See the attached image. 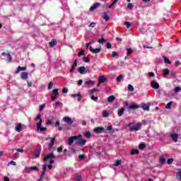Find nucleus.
Masks as SVG:
<instances>
[{
	"label": "nucleus",
	"mask_w": 181,
	"mask_h": 181,
	"mask_svg": "<svg viewBox=\"0 0 181 181\" xmlns=\"http://www.w3.org/2000/svg\"><path fill=\"white\" fill-rule=\"evenodd\" d=\"M130 132H136L142 129V123L133 121L127 125Z\"/></svg>",
	"instance_id": "obj_1"
},
{
	"label": "nucleus",
	"mask_w": 181,
	"mask_h": 181,
	"mask_svg": "<svg viewBox=\"0 0 181 181\" xmlns=\"http://www.w3.org/2000/svg\"><path fill=\"white\" fill-rule=\"evenodd\" d=\"M112 132V126L110 125L107 127L105 128L103 127H98L93 129V132L96 134H110Z\"/></svg>",
	"instance_id": "obj_2"
},
{
	"label": "nucleus",
	"mask_w": 181,
	"mask_h": 181,
	"mask_svg": "<svg viewBox=\"0 0 181 181\" xmlns=\"http://www.w3.org/2000/svg\"><path fill=\"white\" fill-rule=\"evenodd\" d=\"M82 137H83V135H81V134H78V136H70L68 139L67 144L69 146H71V145H73V144L74 143V141H77V139H80V138H82Z\"/></svg>",
	"instance_id": "obj_3"
},
{
	"label": "nucleus",
	"mask_w": 181,
	"mask_h": 181,
	"mask_svg": "<svg viewBox=\"0 0 181 181\" xmlns=\"http://www.w3.org/2000/svg\"><path fill=\"white\" fill-rule=\"evenodd\" d=\"M54 158H56V156L53 153H51L44 158V161L46 162V160H49V163L52 165L54 163V160H53Z\"/></svg>",
	"instance_id": "obj_4"
},
{
	"label": "nucleus",
	"mask_w": 181,
	"mask_h": 181,
	"mask_svg": "<svg viewBox=\"0 0 181 181\" xmlns=\"http://www.w3.org/2000/svg\"><path fill=\"white\" fill-rule=\"evenodd\" d=\"M37 131H40V132H45V131H47V128L42 127V120L37 123Z\"/></svg>",
	"instance_id": "obj_5"
},
{
	"label": "nucleus",
	"mask_w": 181,
	"mask_h": 181,
	"mask_svg": "<svg viewBox=\"0 0 181 181\" xmlns=\"http://www.w3.org/2000/svg\"><path fill=\"white\" fill-rule=\"evenodd\" d=\"M87 143V141L84 139H77L75 142V145H77L78 146H83L85 144Z\"/></svg>",
	"instance_id": "obj_6"
},
{
	"label": "nucleus",
	"mask_w": 181,
	"mask_h": 181,
	"mask_svg": "<svg viewBox=\"0 0 181 181\" xmlns=\"http://www.w3.org/2000/svg\"><path fill=\"white\" fill-rule=\"evenodd\" d=\"M59 95V89H54L52 90V101H55L56 98Z\"/></svg>",
	"instance_id": "obj_7"
},
{
	"label": "nucleus",
	"mask_w": 181,
	"mask_h": 181,
	"mask_svg": "<svg viewBox=\"0 0 181 181\" xmlns=\"http://www.w3.org/2000/svg\"><path fill=\"white\" fill-rule=\"evenodd\" d=\"M63 121L66 122V124H69V125H71L74 122L73 119L69 117H64Z\"/></svg>",
	"instance_id": "obj_8"
},
{
	"label": "nucleus",
	"mask_w": 181,
	"mask_h": 181,
	"mask_svg": "<svg viewBox=\"0 0 181 181\" xmlns=\"http://www.w3.org/2000/svg\"><path fill=\"white\" fill-rule=\"evenodd\" d=\"M170 136L172 139V140L173 141V142H175V144H176V142H177V139H179V134H170Z\"/></svg>",
	"instance_id": "obj_9"
},
{
	"label": "nucleus",
	"mask_w": 181,
	"mask_h": 181,
	"mask_svg": "<svg viewBox=\"0 0 181 181\" xmlns=\"http://www.w3.org/2000/svg\"><path fill=\"white\" fill-rule=\"evenodd\" d=\"M99 6H101V4L100 3H95L93 4V5L89 8V11H90V12H93V11H95L96 8H98Z\"/></svg>",
	"instance_id": "obj_10"
},
{
	"label": "nucleus",
	"mask_w": 181,
	"mask_h": 181,
	"mask_svg": "<svg viewBox=\"0 0 181 181\" xmlns=\"http://www.w3.org/2000/svg\"><path fill=\"white\" fill-rule=\"evenodd\" d=\"M127 108L128 110H138V108H139V105L133 103Z\"/></svg>",
	"instance_id": "obj_11"
},
{
	"label": "nucleus",
	"mask_w": 181,
	"mask_h": 181,
	"mask_svg": "<svg viewBox=\"0 0 181 181\" xmlns=\"http://www.w3.org/2000/svg\"><path fill=\"white\" fill-rule=\"evenodd\" d=\"M151 86L152 87V88H154L155 90H158V88H159V83H158V82L153 81L151 83Z\"/></svg>",
	"instance_id": "obj_12"
},
{
	"label": "nucleus",
	"mask_w": 181,
	"mask_h": 181,
	"mask_svg": "<svg viewBox=\"0 0 181 181\" xmlns=\"http://www.w3.org/2000/svg\"><path fill=\"white\" fill-rule=\"evenodd\" d=\"M28 77H29V74H28V72L24 71L21 74L22 80H28Z\"/></svg>",
	"instance_id": "obj_13"
},
{
	"label": "nucleus",
	"mask_w": 181,
	"mask_h": 181,
	"mask_svg": "<svg viewBox=\"0 0 181 181\" xmlns=\"http://www.w3.org/2000/svg\"><path fill=\"white\" fill-rule=\"evenodd\" d=\"M89 50L92 52V53H100L101 52V48L94 49L91 46L89 47Z\"/></svg>",
	"instance_id": "obj_14"
},
{
	"label": "nucleus",
	"mask_w": 181,
	"mask_h": 181,
	"mask_svg": "<svg viewBox=\"0 0 181 181\" xmlns=\"http://www.w3.org/2000/svg\"><path fill=\"white\" fill-rule=\"evenodd\" d=\"M78 73H80V74H86V67L80 66L78 69Z\"/></svg>",
	"instance_id": "obj_15"
},
{
	"label": "nucleus",
	"mask_w": 181,
	"mask_h": 181,
	"mask_svg": "<svg viewBox=\"0 0 181 181\" xmlns=\"http://www.w3.org/2000/svg\"><path fill=\"white\" fill-rule=\"evenodd\" d=\"M71 97H74V98L77 97V101H78V102L81 101V93L71 94Z\"/></svg>",
	"instance_id": "obj_16"
},
{
	"label": "nucleus",
	"mask_w": 181,
	"mask_h": 181,
	"mask_svg": "<svg viewBox=\"0 0 181 181\" xmlns=\"http://www.w3.org/2000/svg\"><path fill=\"white\" fill-rule=\"evenodd\" d=\"M141 107L144 110V111H149V105L145 103H141Z\"/></svg>",
	"instance_id": "obj_17"
},
{
	"label": "nucleus",
	"mask_w": 181,
	"mask_h": 181,
	"mask_svg": "<svg viewBox=\"0 0 181 181\" xmlns=\"http://www.w3.org/2000/svg\"><path fill=\"white\" fill-rule=\"evenodd\" d=\"M15 129L17 132H21L22 131V124L18 123L15 127Z\"/></svg>",
	"instance_id": "obj_18"
},
{
	"label": "nucleus",
	"mask_w": 181,
	"mask_h": 181,
	"mask_svg": "<svg viewBox=\"0 0 181 181\" xmlns=\"http://www.w3.org/2000/svg\"><path fill=\"white\" fill-rule=\"evenodd\" d=\"M163 75L164 76H169V74H170V70H169V69H164L163 71Z\"/></svg>",
	"instance_id": "obj_19"
},
{
	"label": "nucleus",
	"mask_w": 181,
	"mask_h": 181,
	"mask_svg": "<svg viewBox=\"0 0 181 181\" xmlns=\"http://www.w3.org/2000/svg\"><path fill=\"white\" fill-rule=\"evenodd\" d=\"M124 112H125V109L124 107L119 109V111H118L119 117H122V115H124Z\"/></svg>",
	"instance_id": "obj_20"
},
{
	"label": "nucleus",
	"mask_w": 181,
	"mask_h": 181,
	"mask_svg": "<svg viewBox=\"0 0 181 181\" xmlns=\"http://www.w3.org/2000/svg\"><path fill=\"white\" fill-rule=\"evenodd\" d=\"M163 59H164V62L165 64H172V62L170 60H169V58L166 57L165 56H163Z\"/></svg>",
	"instance_id": "obj_21"
},
{
	"label": "nucleus",
	"mask_w": 181,
	"mask_h": 181,
	"mask_svg": "<svg viewBox=\"0 0 181 181\" xmlns=\"http://www.w3.org/2000/svg\"><path fill=\"white\" fill-rule=\"evenodd\" d=\"M57 45V40H54L49 42L50 47H54Z\"/></svg>",
	"instance_id": "obj_22"
},
{
	"label": "nucleus",
	"mask_w": 181,
	"mask_h": 181,
	"mask_svg": "<svg viewBox=\"0 0 181 181\" xmlns=\"http://www.w3.org/2000/svg\"><path fill=\"white\" fill-rule=\"evenodd\" d=\"M115 96L112 95L107 98L108 103H112V101H115Z\"/></svg>",
	"instance_id": "obj_23"
},
{
	"label": "nucleus",
	"mask_w": 181,
	"mask_h": 181,
	"mask_svg": "<svg viewBox=\"0 0 181 181\" xmlns=\"http://www.w3.org/2000/svg\"><path fill=\"white\" fill-rule=\"evenodd\" d=\"M105 80H107V78H105V76H102L99 77L98 81L99 83H105Z\"/></svg>",
	"instance_id": "obj_24"
},
{
	"label": "nucleus",
	"mask_w": 181,
	"mask_h": 181,
	"mask_svg": "<svg viewBox=\"0 0 181 181\" xmlns=\"http://www.w3.org/2000/svg\"><path fill=\"white\" fill-rule=\"evenodd\" d=\"M54 141H56V137L51 138V142L49 144V148H53L54 145Z\"/></svg>",
	"instance_id": "obj_25"
},
{
	"label": "nucleus",
	"mask_w": 181,
	"mask_h": 181,
	"mask_svg": "<svg viewBox=\"0 0 181 181\" xmlns=\"http://www.w3.org/2000/svg\"><path fill=\"white\" fill-rule=\"evenodd\" d=\"M176 176H177V179L181 181V168L178 169V173H177Z\"/></svg>",
	"instance_id": "obj_26"
},
{
	"label": "nucleus",
	"mask_w": 181,
	"mask_h": 181,
	"mask_svg": "<svg viewBox=\"0 0 181 181\" xmlns=\"http://www.w3.org/2000/svg\"><path fill=\"white\" fill-rule=\"evenodd\" d=\"M165 162H166V158L163 156H161L160 158V165H163V163H165Z\"/></svg>",
	"instance_id": "obj_27"
},
{
	"label": "nucleus",
	"mask_w": 181,
	"mask_h": 181,
	"mask_svg": "<svg viewBox=\"0 0 181 181\" xmlns=\"http://www.w3.org/2000/svg\"><path fill=\"white\" fill-rule=\"evenodd\" d=\"M103 18L106 22H107V21H110V16L107 15V13H104V16H103Z\"/></svg>",
	"instance_id": "obj_28"
},
{
	"label": "nucleus",
	"mask_w": 181,
	"mask_h": 181,
	"mask_svg": "<svg viewBox=\"0 0 181 181\" xmlns=\"http://www.w3.org/2000/svg\"><path fill=\"white\" fill-rule=\"evenodd\" d=\"M122 78H124V76L122 75H119L116 79L117 83H121L122 81Z\"/></svg>",
	"instance_id": "obj_29"
},
{
	"label": "nucleus",
	"mask_w": 181,
	"mask_h": 181,
	"mask_svg": "<svg viewBox=\"0 0 181 181\" xmlns=\"http://www.w3.org/2000/svg\"><path fill=\"white\" fill-rule=\"evenodd\" d=\"M139 153V151L137 149H133L131 151V155H138Z\"/></svg>",
	"instance_id": "obj_30"
},
{
	"label": "nucleus",
	"mask_w": 181,
	"mask_h": 181,
	"mask_svg": "<svg viewBox=\"0 0 181 181\" xmlns=\"http://www.w3.org/2000/svg\"><path fill=\"white\" fill-rule=\"evenodd\" d=\"M31 170H31L30 167H25L24 169L25 173H30Z\"/></svg>",
	"instance_id": "obj_31"
},
{
	"label": "nucleus",
	"mask_w": 181,
	"mask_h": 181,
	"mask_svg": "<svg viewBox=\"0 0 181 181\" xmlns=\"http://www.w3.org/2000/svg\"><path fill=\"white\" fill-rule=\"evenodd\" d=\"M83 135L86 138H91V133H90V132H85Z\"/></svg>",
	"instance_id": "obj_32"
},
{
	"label": "nucleus",
	"mask_w": 181,
	"mask_h": 181,
	"mask_svg": "<svg viewBox=\"0 0 181 181\" xmlns=\"http://www.w3.org/2000/svg\"><path fill=\"white\" fill-rule=\"evenodd\" d=\"M119 0H114L113 2L108 6L109 9H111L117 2H118Z\"/></svg>",
	"instance_id": "obj_33"
},
{
	"label": "nucleus",
	"mask_w": 181,
	"mask_h": 181,
	"mask_svg": "<svg viewBox=\"0 0 181 181\" xmlns=\"http://www.w3.org/2000/svg\"><path fill=\"white\" fill-rule=\"evenodd\" d=\"M173 102H170V103H168L167 105H166V106H165V108L167 109V110H170V108L172 107V103H173Z\"/></svg>",
	"instance_id": "obj_34"
},
{
	"label": "nucleus",
	"mask_w": 181,
	"mask_h": 181,
	"mask_svg": "<svg viewBox=\"0 0 181 181\" xmlns=\"http://www.w3.org/2000/svg\"><path fill=\"white\" fill-rule=\"evenodd\" d=\"M85 84H86L87 86H93V84H94V81H87L85 82Z\"/></svg>",
	"instance_id": "obj_35"
},
{
	"label": "nucleus",
	"mask_w": 181,
	"mask_h": 181,
	"mask_svg": "<svg viewBox=\"0 0 181 181\" xmlns=\"http://www.w3.org/2000/svg\"><path fill=\"white\" fill-rule=\"evenodd\" d=\"M139 149H145L146 148V146L144 143H141L139 146Z\"/></svg>",
	"instance_id": "obj_36"
},
{
	"label": "nucleus",
	"mask_w": 181,
	"mask_h": 181,
	"mask_svg": "<svg viewBox=\"0 0 181 181\" xmlns=\"http://www.w3.org/2000/svg\"><path fill=\"white\" fill-rule=\"evenodd\" d=\"M126 50H127V56H129V54H131L132 53V49L131 48H126Z\"/></svg>",
	"instance_id": "obj_37"
},
{
	"label": "nucleus",
	"mask_w": 181,
	"mask_h": 181,
	"mask_svg": "<svg viewBox=\"0 0 181 181\" xmlns=\"http://www.w3.org/2000/svg\"><path fill=\"white\" fill-rule=\"evenodd\" d=\"M124 25L127 28H129L131 27V23L129 22V21H125L124 23Z\"/></svg>",
	"instance_id": "obj_38"
},
{
	"label": "nucleus",
	"mask_w": 181,
	"mask_h": 181,
	"mask_svg": "<svg viewBox=\"0 0 181 181\" xmlns=\"http://www.w3.org/2000/svg\"><path fill=\"white\" fill-rule=\"evenodd\" d=\"M128 90H129V91H134V86H132V85H131V84H129L128 85Z\"/></svg>",
	"instance_id": "obj_39"
},
{
	"label": "nucleus",
	"mask_w": 181,
	"mask_h": 181,
	"mask_svg": "<svg viewBox=\"0 0 181 181\" xmlns=\"http://www.w3.org/2000/svg\"><path fill=\"white\" fill-rule=\"evenodd\" d=\"M98 91H100V90L96 88H93L91 90H90L89 93L93 94V93L98 92Z\"/></svg>",
	"instance_id": "obj_40"
},
{
	"label": "nucleus",
	"mask_w": 181,
	"mask_h": 181,
	"mask_svg": "<svg viewBox=\"0 0 181 181\" xmlns=\"http://www.w3.org/2000/svg\"><path fill=\"white\" fill-rule=\"evenodd\" d=\"M38 120H41V122H42V115L39 114L37 115V117H36V121H38Z\"/></svg>",
	"instance_id": "obj_41"
},
{
	"label": "nucleus",
	"mask_w": 181,
	"mask_h": 181,
	"mask_svg": "<svg viewBox=\"0 0 181 181\" xmlns=\"http://www.w3.org/2000/svg\"><path fill=\"white\" fill-rule=\"evenodd\" d=\"M121 165V160H117L115 163V166H119Z\"/></svg>",
	"instance_id": "obj_42"
},
{
	"label": "nucleus",
	"mask_w": 181,
	"mask_h": 181,
	"mask_svg": "<svg viewBox=\"0 0 181 181\" xmlns=\"http://www.w3.org/2000/svg\"><path fill=\"white\" fill-rule=\"evenodd\" d=\"M31 170H36L37 172H39V168L37 166H32L30 167Z\"/></svg>",
	"instance_id": "obj_43"
},
{
	"label": "nucleus",
	"mask_w": 181,
	"mask_h": 181,
	"mask_svg": "<svg viewBox=\"0 0 181 181\" xmlns=\"http://www.w3.org/2000/svg\"><path fill=\"white\" fill-rule=\"evenodd\" d=\"M46 125H53V122L50 119L46 121Z\"/></svg>",
	"instance_id": "obj_44"
},
{
	"label": "nucleus",
	"mask_w": 181,
	"mask_h": 181,
	"mask_svg": "<svg viewBox=\"0 0 181 181\" xmlns=\"http://www.w3.org/2000/svg\"><path fill=\"white\" fill-rule=\"evenodd\" d=\"M52 88H53V82L50 81L48 85V90H52Z\"/></svg>",
	"instance_id": "obj_45"
},
{
	"label": "nucleus",
	"mask_w": 181,
	"mask_h": 181,
	"mask_svg": "<svg viewBox=\"0 0 181 181\" xmlns=\"http://www.w3.org/2000/svg\"><path fill=\"white\" fill-rule=\"evenodd\" d=\"M45 107H46L45 104H42V105H40V112L43 111V110H45Z\"/></svg>",
	"instance_id": "obj_46"
},
{
	"label": "nucleus",
	"mask_w": 181,
	"mask_h": 181,
	"mask_svg": "<svg viewBox=\"0 0 181 181\" xmlns=\"http://www.w3.org/2000/svg\"><path fill=\"white\" fill-rule=\"evenodd\" d=\"M98 43H100L101 45H103L104 43V42H105V39L104 38H100L98 40Z\"/></svg>",
	"instance_id": "obj_47"
},
{
	"label": "nucleus",
	"mask_w": 181,
	"mask_h": 181,
	"mask_svg": "<svg viewBox=\"0 0 181 181\" xmlns=\"http://www.w3.org/2000/svg\"><path fill=\"white\" fill-rule=\"evenodd\" d=\"M20 71H22V67L18 66L16 71V74H18Z\"/></svg>",
	"instance_id": "obj_48"
},
{
	"label": "nucleus",
	"mask_w": 181,
	"mask_h": 181,
	"mask_svg": "<svg viewBox=\"0 0 181 181\" xmlns=\"http://www.w3.org/2000/svg\"><path fill=\"white\" fill-rule=\"evenodd\" d=\"M167 163H168V165H170V163H173V158H169L167 160Z\"/></svg>",
	"instance_id": "obj_49"
},
{
	"label": "nucleus",
	"mask_w": 181,
	"mask_h": 181,
	"mask_svg": "<svg viewBox=\"0 0 181 181\" xmlns=\"http://www.w3.org/2000/svg\"><path fill=\"white\" fill-rule=\"evenodd\" d=\"M72 67H74V69H76V67H77V59H75L74 61V64L72 65Z\"/></svg>",
	"instance_id": "obj_50"
},
{
	"label": "nucleus",
	"mask_w": 181,
	"mask_h": 181,
	"mask_svg": "<svg viewBox=\"0 0 181 181\" xmlns=\"http://www.w3.org/2000/svg\"><path fill=\"white\" fill-rule=\"evenodd\" d=\"M59 105H62V102L60 101H57L55 103V108H57V107H59Z\"/></svg>",
	"instance_id": "obj_51"
},
{
	"label": "nucleus",
	"mask_w": 181,
	"mask_h": 181,
	"mask_svg": "<svg viewBox=\"0 0 181 181\" xmlns=\"http://www.w3.org/2000/svg\"><path fill=\"white\" fill-rule=\"evenodd\" d=\"M83 62L85 63H88V62H90V58H88V57H84L83 58Z\"/></svg>",
	"instance_id": "obj_52"
},
{
	"label": "nucleus",
	"mask_w": 181,
	"mask_h": 181,
	"mask_svg": "<svg viewBox=\"0 0 181 181\" xmlns=\"http://www.w3.org/2000/svg\"><path fill=\"white\" fill-rule=\"evenodd\" d=\"M75 180H76V181H81V175H77V176L75 177Z\"/></svg>",
	"instance_id": "obj_53"
},
{
	"label": "nucleus",
	"mask_w": 181,
	"mask_h": 181,
	"mask_svg": "<svg viewBox=\"0 0 181 181\" xmlns=\"http://www.w3.org/2000/svg\"><path fill=\"white\" fill-rule=\"evenodd\" d=\"M180 64H181L180 62L175 61V67H179V66H180Z\"/></svg>",
	"instance_id": "obj_54"
},
{
	"label": "nucleus",
	"mask_w": 181,
	"mask_h": 181,
	"mask_svg": "<svg viewBox=\"0 0 181 181\" xmlns=\"http://www.w3.org/2000/svg\"><path fill=\"white\" fill-rule=\"evenodd\" d=\"M62 93H64V94H66V93H69V89H67V88H64L62 89Z\"/></svg>",
	"instance_id": "obj_55"
},
{
	"label": "nucleus",
	"mask_w": 181,
	"mask_h": 181,
	"mask_svg": "<svg viewBox=\"0 0 181 181\" xmlns=\"http://www.w3.org/2000/svg\"><path fill=\"white\" fill-rule=\"evenodd\" d=\"M112 57H118V54L117 53V52H112Z\"/></svg>",
	"instance_id": "obj_56"
},
{
	"label": "nucleus",
	"mask_w": 181,
	"mask_h": 181,
	"mask_svg": "<svg viewBox=\"0 0 181 181\" xmlns=\"http://www.w3.org/2000/svg\"><path fill=\"white\" fill-rule=\"evenodd\" d=\"M179 91H181V88L180 87H176L175 88V93H179Z\"/></svg>",
	"instance_id": "obj_57"
},
{
	"label": "nucleus",
	"mask_w": 181,
	"mask_h": 181,
	"mask_svg": "<svg viewBox=\"0 0 181 181\" xmlns=\"http://www.w3.org/2000/svg\"><path fill=\"white\" fill-rule=\"evenodd\" d=\"M110 115L107 112H103V117L107 118Z\"/></svg>",
	"instance_id": "obj_58"
},
{
	"label": "nucleus",
	"mask_w": 181,
	"mask_h": 181,
	"mask_svg": "<svg viewBox=\"0 0 181 181\" xmlns=\"http://www.w3.org/2000/svg\"><path fill=\"white\" fill-rule=\"evenodd\" d=\"M106 47H107V49H111V47H112V45H111V43H110V42H107Z\"/></svg>",
	"instance_id": "obj_59"
},
{
	"label": "nucleus",
	"mask_w": 181,
	"mask_h": 181,
	"mask_svg": "<svg viewBox=\"0 0 181 181\" xmlns=\"http://www.w3.org/2000/svg\"><path fill=\"white\" fill-rule=\"evenodd\" d=\"M91 100H93V101H97V100H98V97H95L94 95L91 96Z\"/></svg>",
	"instance_id": "obj_60"
},
{
	"label": "nucleus",
	"mask_w": 181,
	"mask_h": 181,
	"mask_svg": "<svg viewBox=\"0 0 181 181\" xmlns=\"http://www.w3.org/2000/svg\"><path fill=\"white\" fill-rule=\"evenodd\" d=\"M8 165H12L13 166H16V163L13 160H11L10 163H8Z\"/></svg>",
	"instance_id": "obj_61"
},
{
	"label": "nucleus",
	"mask_w": 181,
	"mask_h": 181,
	"mask_svg": "<svg viewBox=\"0 0 181 181\" xmlns=\"http://www.w3.org/2000/svg\"><path fill=\"white\" fill-rule=\"evenodd\" d=\"M123 105L124 107H126V108H128V105H129L128 101H124L123 103Z\"/></svg>",
	"instance_id": "obj_62"
},
{
	"label": "nucleus",
	"mask_w": 181,
	"mask_h": 181,
	"mask_svg": "<svg viewBox=\"0 0 181 181\" xmlns=\"http://www.w3.org/2000/svg\"><path fill=\"white\" fill-rule=\"evenodd\" d=\"M7 58L8 62H12V56H11V54H7Z\"/></svg>",
	"instance_id": "obj_63"
},
{
	"label": "nucleus",
	"mask_w": 181,
	"mask_h": 181,
	"mask_svg": "<svg viewBox=\"0 0 181 181\" xmlns=\"http://www.w3.org/2000/svg\"><path fill=\"white\" fill-rule=\"evenodd\" d=\"M18 158H19V154H18V153H14V154H13V158H14V159H18Z\"/></svg>",
	"instance_id": "obj_64"
}]
</instances>
